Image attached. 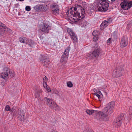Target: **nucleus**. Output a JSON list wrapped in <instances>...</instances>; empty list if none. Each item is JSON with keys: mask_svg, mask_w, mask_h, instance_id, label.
<instances>
[{"mask_svg": "<svg viewBox=\"0 0 132 132\" xmlns=\"http://www.w3.org/2000/svg\"><path fill=\"white\" fill-rule=\"evenodd\" d=\"M73 9L74 11L70 12V14L72 15L73 17L76 18L78 17V18H73L75 21L79 25H82L81 26H86L87 22L85 21L83 19L85 17L84 14H85V9L81 5L78 4H76L75 6L72 8Z\"/></svg>", "mask_w": 132, "mask_h": 132, "instance_id": "f257e3e1", "label": "nucleus"}, {"mask_svg": "<svg viewBox=\"0 0 132 132\" xmlns=\"http://www.w3.org/2000/svg\"><path fill=\"white\" fill-rule=\"evenodd\" d=\"M115 105L114 102L112 101L109 103L103 109V111L105 113L101 112H98V116H100L104 120H108L109 118L108 116L111 114L113 113Z\"/></svg>", "mask_w": 132, "mask_h": 132, "instance_id": "f03ea898", "label": "nucleus"}, {"mask_svg": "<svg viewBox=\"0 0 132 132\" xmlns=\"http://www.w3.org/2000/svg\"><path fill=\"white\" fill-rule=\"evenodd\" d=\"M108 0H98L97 8L98 11L101 12L106 11L108 9Z\"/></svg>", "mask_w": 132, "mask_h": 132, "instance_id": "7ed1b4c3", "label": "nucleus"}, {"mask_svg": "<svg viewBox=\"0 0 132 132\" xmlns=\"http://www.w3.org/2000/svg\"><path fill=\"white\" fill-rule=\"evenodd\" d=\"M95 46H94V48H95L92 52L89 53L88 57L90 59L97 58L101 53V50L100 47L98 46L96 42H95Z\"/></svg>", "mask_w": 132, "mask_h": 132, "instance_id": "20e7f679", "label": "nucleus"}, {"mask_svg": "<svg viewBox=\"0 0 132 132\" xmlns=\"http://www.w3.org/2000/svg\"><path fill=\"white\" fill-rule=\"evenodd\" d=\"M12 32L11 29L7 27L5 24L0 21V37L3 36L4 33L10 34Z\"/></svg>", "mask_w": 132, "mask_h": 132, "instance_id": "39448f33", "label": "nucleus"}, {"mask_svg": "<svg viewBox=\"0 0 132 132\" xmlns=\"http://www.w3.org/2000/svg\"><path fill=\"white\" fill-rule=\"evenodd\" d=\"M125 120L124 115L123 114H121L116 117L114 123V125L116 127L120 126L122 125Z\"/></svg>", "mask_w": 132, "mask_h": 132, "instance_id": "423d86ee", "label": "nucleus"}, {"mask_svg": "<svg viewBox=\"0 0 132 132\" xmlns=\"http://www.w3.org/2000/svg\"><path fill=\"white\" fill-rule=\"evenodd\" d=\"M124 71V69L122 66L117 67L114 71L112 76L113 77L117 78L122 75Z\"/></svg>", "mask_w": 132, "mask_h": 132, "instance_id": "0eeeda50", "label": "nucleus"}, {"mask_svg": "<svg viewBox=\"0 0 132 132\" xmlns=\"http://www.w3.org/2000/svg\"><path fill=\"white\" fill-rule=\"evenodd\" d=\"M121 8L125 10H127L132 6V1L123 0L120 4Z\"/></svg>", "mask_w": 132, "mask_h": 132, "instance_id": "6e6552de", "label": "nucleus"}, {"mask_svg": "<svg viewBox=\"0 0 132 132\" xmlns=\"http://www.w3.org/2000/svg\"><path fill=\"white\" fill-rule=\"evenodd\" d=\"M40 61L42 63L43 66L47 67L50 63V60L47 56L42 55L39 58Z\"/></svg>", "mask_w": 132, "mask_h": 132, "instance_id": "1a4fd4ad", "label": "nucleus"}, {"mask_svg": "<svg viewBox=\"0 0 132 132\" xmlns=\"http://www.w3.org/2000/svg\"><path fill=\"white\" fill-rule=\"evenodd\" d=\"M70 50V47H69L66 48L61 58L60 61L62 63H65L66 62L68 57Z\"/></svg>", "mask_w": 132, "mask_h": 132, "instance_id": "9d476101", "label": "nucleus"}, {"mask_svg": "<svg viewBox=\"0 0 132 132\" xmlns=\"http://www.w3.org/2000/svg\"><path fill=\"white\" fill-rule=\"evenodd\" d=\"M50 27L47 23L45 22L39 25V29L42 31L48 33L49 32V30L50 29Z\"/></svg>", "mask_w": 132, "mask_h": 132, "instance_id": "9b49d317", "label": "nucleus"}, {"mask_svg": "<svg viewBox=\"0 0 132 132\" xmlns=\"http://www.w3.org/2000/svg\"><path fill=\"white\" fill-rule=\"evenodd\" d=\"M67 30L68 33L70 35L71 39L73 41V42H77V36L73 31L71 29L69 28H67Z\"/></svg>", "mask_w": 132, "mask_h": 132, "instance_id": "f8f14e48", "label": "nucleus"}, {"mask_svg": "<svg viewBox=\"0 0 132 132\" xmlns=\"http://www.w3.org/2000/svg\"><path fill=\"white\" fill-rule=\"evenodd\" d=\"M10 69L8 67H5L3 69V72L0 74V77L5 79L8 76L10 73Z\"/></svg>", "mask_w": 132, "mask_h": 132, "instance_id": "ddd939ff", "label": "nucleus"}, {"mask_svg": "<svg viewBox=\"0 0 132 132\" xmlns=\"http://www.w3.org/2000/svg\"><path fill=\"white\" fill-rule=\"evenodd\" d=\"M18 112L16 111V113H18L17 115H18V119L21 121H24L26 119L25 114L23 112V111L21 110L18 111Z\"/></svg>", "mask_w": 132, "mask_h": 132, "instance_id": "4468645a", "label": "nucleus"}, {"mask_svg": "<svg viewBox=\"0 0 132 132\" xmlns=\"http://www.w3.org/2000/svg\"><path fill=\"white\" fill-rule=\"evenodd\" d=\"M86 113L89 115H91L93 113H95L97 114V116L99 117V118L97 117V119H98L100 121L104 120L102 118H101V117L100 116H99V115H97L98 112L100 111H98L97 110H90L87 109L86 111Z\"/></svg>", "mask_w": 132, "mask_h": 132, "instance_id": "2eb2a0df", "label": "nucleus"}, {"mask_svg": "<svg viewBox=\"0 0 132 132\" xmlns=\"http://www.w3.org/2000/svg\"><path fill=\"white\" fill-rule=\"evenodd\" d=\"M127 38L123 36L122 38L120 43V45L121 47H125L128 44Z\"/></svg>", "mask_w": 132, "mask_h": 132, "instance_id": "dca6fc26", "label": "nucleus"}, {"mask_svg": "<svg viewBox=\"0 0 132 132\" xmlns=\"http://www.w3.org/2000/svg\"><path fill=\"white\" fill-rule=\"evenodd\" d=\"M112 19L111 18H108L106 20L103 21L101 24L100 26L101 27H102L103 28H104V26H107L112 21Z\"/></svg>", "mask_w": 132, "mask_h": 132, "instance_id": "f3484780", "label": "nucleus"}, {"mask_svg": "<svg viewBox=\"0 0 132 132\" xmlns=\"http://www.w3.org/2000/svg\"><path fill=\"white\" fill-rule=\"evenodd\" d=\"M34 9L37 11H42L46 10L45 7L42 5H36L34 6Z\"/></svg>", "mask_w": 132, "mask_h": 132, "instance_id": "a211bd4d", "label": "nucleus"}, {"mask_svg": "<svg viewBox=\"0 0 132 132\" xmlns=\"http://www.w3.org/2000/svg\"><path fill=\"white\" fill-rule=\"evenodd\" d=\"M52 105L50 106V107L52 109L57 111L59 109V107L56 104L55 102H53L52 103Z\"/></svg>", "mask_w": 132, "mask_h": 132, "instance_id": "6ab92c4d", "label": "nucleus"}, {"mask_svg": "<svg viewBox=\"0 0 132 132\" xmlns=\"http://www.w3.org/2000/svg\"><path fill=\"white\" fill-rule=\"evenodd\" d=\"M44 99L46 102V103L49 106H51V105H52V103L53 101L50 98L47 97H45Z\"/></svg>", "mask_w": 132, "mask_h": 132, "instance_id": "aec40b11", "label": "nucleus"}, {"mask_svg": "<svg viewBox=\"0 0 132 132\" xmlns=\"http://www.w3.org/2000/svg\"><path fill=\"white\" fill-rule=\"evenodd\" d=\"M42 92L41 90H37L35 91V97L38 99L40 98V94Z\"/></svg>", "mask_w": 132, "mask_h": 132, "instance_id": "412c9836", "label": "nucleus"}, {"mask_svg": "<svg viewBox=\"0 0 132 132\" xmlns=\"http://www.w3.org/2000/svg\"><path fill=\"white\" fill-rule=\"evenodd\" d=\"M20 109H18L15 110L14 108V106H13L11 109L10 111L11 112V113H12L13 114V116H16L17 115L18 113H16V111H18V110H20Z\"/></svg>", "mask_w": 132, "mask_h": 132, "instance_id": "4be33fe9", "label": "nucleus"}, {"mask_svg": "<svg viewBox=\"0 0 132 132\" xmlns=\"http://www.w3.org/2000/svg\"><path fill=\"white\" fill-rule=\"evenodd\" d=\"M59 7H56L55 9L52 10L51 11L53 14L56 15L59 14Z\"/></svg>", "mask_w": 132, "mask_h": 132, "instance_id": "5701e85b", "label": "nucleus"}, {"mask_svg": "<svg viewBox=\"0 0 132 132\" xmlns=\"http://www.w3.org/2000/svg\"><path fill=\"white\" fill-rule=\"evenodd\" d=\"M112 38L114 39V40H116L117 38V32L114 31L111 35Z\"/></svg>", "mask_w": 132, "mask_h": 132, "instance_id": "b1692460", "label": "nucleus"}, {"mask_svg": "<svg viewBox=\"0 0 132 132\" xmlns=\"http://www.w3.org/2000/svg\"><path fill=\"white\" fill-rule=\"evenodd\" d=\"M43 80L44 81L43 83V86H44V87H45V85H46L47 86L46 84L47 82L48 81V79L47 77L46 76L44 77L43 78Z\"/></svg>", "mask_w": 132, "mask_h": 132, "instance_id": "393cba45", "label": "nucleus"}, {"mask_svg": "<svg viewBox=\"0 0 132 132\" xmlns=\"http://www.w3.org/2000/svg\"><path fill=\"white\" fill-rule=\"evenodd\" d=\"M26 38L24 37H20L19 38V41L21 43H25V41L26 40Z\"/></svg>", "mask_w": 132, "mask_h": 132, "instance_id": "a878e982", "label": "nucleus"}, {"mask_svg": "<svg viewBox=\"0 0 132 132\" xmlns=\"http://www.w3.org/2000/svg\"><path fill=\"white\" fill-rule=\"evenodd\" d=\"M35 44L34 41L31 40L28 45H29L30 47L33 48L35 47Z\"/></svg>", "mask_w": 132, "mask_h": 132, "instance_id": "bb28decb", "label": "nucleus"}, {"mask_svg": "<svg viewBox=\"0 0 132 132\" xmlns=\"http://www.w3.org/2000/svg\"><path fill=\"white\" fill-rule=\"evenodd\" d=\"M59 7L57 5L56 3L52 4L51 5V8L52 9H56V8Z\"/></svg>", "mask_w": 132, "mask_h": 132, "instance_id": "cd10ccee", "label": "nucleus"}, {"mask_svg": "<svg viewBox=\"0 0 132 132\" xmlns=\"http://www.w3.org/2000/svg\"><path fill=\"white\" fill-rule=\"evenodd\" d=\"M11 109L9 105H6L5 107V111H10Z\"/></svg>", "mask_w": 132, "mask_h": 132, "instance_id": "c85d7f7f", "label": "nucleus"}, {"mask_svg": "<svg viewBox=\"0 0 132 132\" xmlns=\"http://www.w3.org/2000/svg\"><path fill=\"white\" fill-rule=\"evenodd\" d=\"M31 40L30 39L26 38L25 43H26L28 45Z\"/></svg>", "mask_w": 132, "mask_h": 132, "instance_id": "c756f323", "label": "nucleus"}, {"mask_svg": "<svg viewBox=\"0 0 132 132\" xmlns=\"http://www.w3.org/2000/svg\"><path fill=\"white\" fill-rule=\"evenodd\" d=\"M67 85L69 87H71L73 86V85L71 81H69L67 82Z\"/></svg>", "mask_w": 132, "mask_h": 132, "instance_id": "7c9ffc66", "label": "nucleus"}, {"mask_svg": "<svg viewBox=\"0 0 132 132\" xmlns=\"http://www.w3.org/2000/svg\"><path fill=\"white\" fill-rule=\"evenodd\" d=\"M49 44L53 46H55V44L52 40H50L49 42Z\"/></svg>", "mask_w": 132, "mask_h": 132, "instance_id": "2f4dec72", "label": "nucleus"}, {"mask_svg": "<svg viewBox=\"0 0 132 132\" xmlns=\"http://www.w3.org/2000/svg\"><path fill=\"white\" fill-rule=\"evenodd\" d=\"M9 75H10L11 77H14V71L12 72L10 70V74H9Z\"/></svg>", "mask_w": 132, "mask_h": 132, "instance_id": "473e14b6", "label": "nucleus"}, {"mask_svg": "<svg viewBox=\"0 0 132 132\" xmlns=\"http://www.w3.org/2000/svg\"><path fill=\"white\" fill-rule=\"evenodd\" d=\"M25 10L27 11H30L31 10L30 6H26L25 7Z\"/></svg>", "mask_w": 132, "mask_h": 132, "instance_id": "72a5a7b5", "label": "nucleus"}, {"mask_svg": "<svg viewBox=\"0 0 132 132\" xmlns=\"http://www.w3.org/2000/svg\"><path fill=\"white\" fill-rule=\"evenodd\" d=\"M98 35H97L96 36H94L93 38V40L94 41L96 42L98 40Z\"/></svg>", "mask_w": 132, "mask_h": 132, "instance_id": "f704fd0d", "label": "nucleus"}, {"mask_svg": "<svg viewBox=\"0 0 132 132\" xmlns=\"http://www.w3.org/2000/svg\"><path fill=\"white\" fill-rule=\"evenodd\" d=\"M93 94L94 95H95L97 97H98V99L100 100L101 97H100V95L99 94H98V93H94Z\"/></svg>", "mask_w": 132, "mask_h": 132, "instance_id": "c9c22d12", "label": "nucleus"}, {"mask_svg": "<svg viewBox=\"0 0 132 132\" xmlns=\"http://www.w3.org/2000/svg\"><path fill=\"white\" fill-rule=\"evenodd\" d=\"M111 42V39L110 38L108 39L107 41V43L108 45L110 44Z\"/></svg>", "mask_w": 132, "mask_h": 132, "instance_id": "e433bc0d", "label": "nucleus"}, {"mask_svg": "<svg viewBox=\"0 0 132 132\" xmlns=\"http://www.w3.org/2000/svg\"><path fill=\"white\" fill-rule=\"evenodd\" d=\"M92 35L94 36L98 35L97 34L96 32L95 31H93L92 34Z\"/></svg>", "mask_w": 132, "mask_h": 132, "instance_id": "4c0bfd02", "label": "nucleus"}, {"mask_svg": "<svg viewBox=\"0 0 132 132\" xmlns=\"http://www.w3.org/2000/svg\"><path fill=\"white\" fill-rule=\"evenodd\" d=\"M47 88H46V89L48 92H50L51 91V89L49 87H47L46 86Z\"/></svg>", "mask_w": 132, "mask_h": 132, "instance_id": "58836bf2", "label": "nucleus"}, {"mask_svg": "<svg viewBox=\"0 0 132 132\" xmlns=\"http://www.w3.org/2000/svg\"><path fill=\"white\" fill-rule=\"evenodd\" d=\"M131 24H128L127 27V28L129 29L130 28L131 26Z\"/></svg>", "mask_w": 132, "mask_h": 132, "instance_id": "ea45409f", "label": "nucleus"}, {"mask_svg": "<svg viewBox=\"0 0 132 132\" xmlns=\"http://www.w3.org/2000/svg\"><path fill=\"white\" fill-rule=\"evenodd\" d=\"M97 93H98V94H100V95H102V96H103V95H102V93L101 92V91H100V90L98 91H97Z\"/></svg>", "mask_w": 132, "mask_h": 132, "instance_id": "a19ab883", "label": "nucleus"}, {"mask_svg": "<svg viewBox=\"0 0 132 132\" xmlns=\"http://www.w3.org/2000/svg\"><path fill=\"white\" fill-rule=\"evenodd\" d=\"M88 132H94L93 131H92L91 130H88V131H87Z\"/></svg>", "mask_w": 132, "mask_h": 132, "instance_id": "79ce46f5", "label": "nucleus"}, {"mask_svg": "<svg viewBox=\"0 0 132 132\" xmlns=\"http://www.w3.org/2000/svg\"><path fill=\"white\" fill-rule=\"evenodd\" d=\"M116 0H111V2H114Z\"/></svg>", "mask_w": 132, "mask_h": 132, "instance_id": "37998d69", "label": "nucleus"}, {"mask_svg": "<svg viewBox=\"0 0 132 132\" xmlns=\"http://www.w3.org/2000/svg\"><path fill=\"white\" fill-rule=\"evenodd\" d=\"M19 1H24V0H18Z\"/></svg>", "mask_w": 132, "mask_h": 132, "instance_id": "c03bdc74", "label": "nucleus"}, {"mask_svg": "<svg viewBox=\"0 0 132 132\" xmlns=\"http://www.w3.org/2000/svg\"><path fill=\"white\" fill-rule=\"evenodd\" d=\"M2 85H4V83L3 82H2Z\"/></svg>", "mask_w": 132, "mask_h": 132, "instance_id": "a18cd8bd", "label": "nucleus"}, {"mask_svg": "<svg viewBox=\"0 0 132 132\" xmlns=\"http://www.w3.org/2000/svg\"><path fill=\"white\" fill-rule=\"evenodd\" d=\"M57 95L59 96H60V95H59V94H58V93H57Z\"/></svg>", "mask_w": 132, "mask_h": 132, "instance_id": "49530a36", "label": "nucleus"}, {"mask_svg": "<svg viewBox=\"0 0 132 132\" xmlns=\"http://www.w3.org/2000/svg\"><path fill=\"white\" fill-rule=\"evenodd\" d=\"M105 93H106V95L107 94V93H106V92H105Z\"/></svg>", "mask_w": 132, "mask_h": 132, "instance_id": "de8ad7c7", "label": "nucleus"}, {"mask_svg": "<svg viewBox=\"0 0 132 132\" xmlns=\"http://www.w3.org/2000/svg\"><path fill=\"white\" fill-rule=\"evenodd\" d=\"M16 5H18V4H16Z\"/></svg>", "mask_w": 132, "mask_h": 132, "instance_id": "09e8293b", "label": "nucleus"}, {"mask_svg": "<svg viewBox=\"0 0 132 132\" xmlns=\"http://www.w3.org/2000/svg\"><path fill=\"white\" fill-rule=\"evenodd\" d=\"M95 89V91H96V90H96V89Z\"/></svg>", "mask_w": 132, "mask_h": 132, "instance_id": "8fccbe9b", "label": "nucleus"}, {"mask_svg": "<svg viewBox=\"0 0 132 132\" xmlns=\"http://www.w3.org/2000/svg\"><path fill=\"white\" fill-rule=\"evenodd\" d=\"M67 15H68V14H67Z\"/></svg>", "mask_w": 132, "mask_h": 132, "instance_id": "3c124183", "label": "nucleus"}, {"mask_svg": "<svg viewBox=\"0 0 132 132\" xmlns=\"http://www.w3.org/2000/svg\"><path fill=\"white\" fill-rule=\"evenodd\" d=\"M94 92H95V91H94Z\"/></svg>", "mask_w": 132, "mask_h": 132, "instance_id": "603ef678", "label": "nucleus"}]
</instances>
